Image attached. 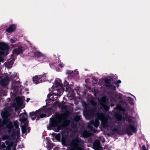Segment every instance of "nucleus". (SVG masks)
<instances>
[{"label": "nucleus", "instance_id": "nucleus-9", "mask_svg": "<svg viewBox=\"0 0 150 150\" xmlns=\"http://www.w3.org/2000/svg\"><path fill=\"white\" fill-rule=\"evenodd\" d=\"M105 86L111 89H113L114 91L116 90V87L111 83V80L110 79L106 78L105 80Z\"/></svg>", "mask_w": 150, "mask_h": 150}, {"label": "nucleus", "instance_id": "nucleus-51", "mask_svg": "<svg viewBox=\"0 0 150 150\" xmlns=\"http://www.w3.org/2000/svg\"><path fill=\"white\" fill-rule=\"evenodd\" d=\"M59 66L61 68H63V66L62 65V64H59Z\"/></svg>", "mask_w": 150, "mask_h": 150}, {"label": "nucleus", "instance_id": "nucleus-47", "mask_svg": "<svg viewBox=\"0 0 150 150\" xmlns=\"http://www.w3.org/2000/svg\"><path fill=\"white\" fill-rule=\"evenodd\" d=\"M52 95L51 94H50V93H49L48 94L47 96V97L49 98L50 97H51L52 96Z\"/></svg>", "mask_w": 150, "mask_h": 150}, {"label": "nucleus", "instance_id": "nucleus-10", "mask_svg": "<svg viewBox=\"0 0 150 150\" xmlns=\"http://www.w3.org/2000/svg\"><path fill=\"white\" fill-rule=\"evenodd\" d=\"M10 48L5 43L0 42V50L2 51H8Z\"/></svg>", "mask_w": 150, "mask_h": 150}, {"label": "nucleus", "instance_id": "nucleus-56", "mask_svg": "<svg viewBox=\"0 0 150 150\" xmlns=\"http://www.w3.org/2000/svg\"><path fill=\"white\" fill-rule=\"evenodd\" d=\"M62 117H63V118L64 119H66V117H64V115H62Z\"/></svg>", "mask_w": 150, "mask_h": 150}, {"label": "nucleus", "instance_id": "nucleus-45", "mask_svg": "<svg viewBox=\"0 0 150 150\" xmlns=\"http://www.w3.org/2000/svg\"><path fill=\"white\" fill-rule=\"evenodd\" d=\"M142 150H146L145 146L143 145L142 146Z\"/></svg>", "mask_w": 150, "mask_h": 150}, {"label": "nucleus", "instance_id": "nucleus-24", "mask_svg": "<svg viewBox=\"0 0 150 150\" xmlns=\"http://www.w3.org/2000/svg\"><path fill=\"white\" fill-rule=\"evenodd\" d=\"M39 78H40L41 82H45L46 80V74H44L43 75H39Z\"/></svg>", "mask_w": 150, "mask_h": 150}, {"label": "nucleus", "instance_id": "nucleus-20", "mask_svg": "<svg viewBox=\"0 0 150 150\" xmlns=\"http://www.w3.org/2000/svg\"><path fill=\"white\" fill-rule=\"evenodd\" d=\"M115 117L118 121H120L122 119V115L119 112H116L115 113Z\"/></svg>", "mask_w": 150, "mask_h": 150}, {"label": "nucleus", "instance_id": "nucleus-30", "mask_svg": "<svg viewBox=\"0 0 150 150\" xmlns=\"http://www.w3.org/2000/svg\"><path fill=\"white\" fill-rule=\"evenodd\" d=\"M101 101L103 103H106V97H103L100 99Z\"/></svg>", "mask_w": 150, "mask_h": 150}, {"label": "nucleus", "instance_id": "nucleus-15", "mask_svg": "<svg viewBox=\"0 0 150 150\" xmlns=\"http://www.w3.org/2000/svg\"><path fill=\"white\" fill-rule=\"evenodd\" d=\"M63 89L62 88H60L54 90L53 93V94L55 96L59 97L63 93Z\"/></svg>", "mask_w": 150, "mask_h": 150}, {"label": "nucleus", "instance_id": "nucleus-43", "mask_svg": "<svg viewBox=\"0 0 150 150\" xmlns=\"http://www.w3.org/2000/svg\"><path fill=\"white\" fill-rule=\"evenodd\" d=\"M118 129L117 128H114L113 129V131L115 132L118 131Z\"/></svg>", "mask_w": 150, "mask_h": 150}, {"label": "nucleus", "instance_id": "nucleus-52", "mask_svg": "<svg viewBox=\"0 0 150 150\" xmlns=\"http://www.w3.org/2000/svg\"><path fill=\"white\" fill-rule=\"evenodd\" d=\"M52 136H53V137H55V136L57 135V134L56 133H53L52 134Z\"/></svg>", "mask_w": 150, "mask_h": 150}, {"label": "nucleus", "instance_id": "nucleus-14", "mask_svg": "<svg viewBox=\"0 0 150 150\" xmlns=\"http://www.w3.org/2000/svg\"><path fill=\"white\" fill-rule=\"evenodd\" d=\"M9 81L8 77H5L1 79L0 81V84L1 86H4L7 84Z\"/></svg>", "mask_w": 150, "mask_h": 150}, {"label": "nucleus", "instance_id": "nucleus-1", "mask_svg": "<svg viewBox=\"0 0 150 150\" xmlns=\"http://www.w3.org/2000/svg\"><path fill=\"white\" fill-rule=\"evenodd\" d=\"M46 111L45 108H41L35 112H33L29 113L30 116L31 117L33 120H39L40 118H42L46 116L45 113Z\"/></svg>", "mask_w": 150, "mask_h": 150}, {"label": "nucleus", "instance_id": "nucleus-49", "mask_svg": "<svg viewBox=\"0 0 150 150\" xmlns=\"http://www.w3.org/2000/svg\"><path fill=\"white\" fill-rule=\"evenodd\" d=\"M64 122L66 123H68L69 124L70 123V121L69 120H66L65 121H64Z\"/></svg>", "mask_w": 150, "mask_h": 150}, {"label": "nucleus", "instance_id": "nucleus-53", "mask_svg": "<svg viewBox=\"0 0 150 150\" xmlns=\"http://www.w3.org/2000/svg\"><path fill=\"white\" fill-rule=\"evenodd\" d=\"M16 88H15L14 89V92H15L14 93L15 94H17L18 93L16 91Z\"/></svg>", "mask_w": 150, "mask_h": 150}, {"label": "nucleus", "instance_id": "nucleus-37", "mask_svg": "<svg viewBox=\"0 0 150 150\" xmlns=\"http://www.w3.org/2000/svg\"><path fill=\"white\" fill-rule=\"evenodd\" d=\"M47 149L49 150H51L52 149L53 146L50 144H49L47 146Z\"/></svg>", "mask_w": 150, "mask_h": 150}, {"label": "nucleus", "instance_id": "nucleus-28", "mask_svg": "<svg viewBox=\"0 0 150 150\" xmlns=\"http://www.w3.org/2000/svg\"><path fill=\"white\" fill-rule=\"evenodd\" d=\"M81 116L79 115H76L74 117V121L78 122L80 119Z\"/></svg>", "mask_w": 150, "mask_h": 150}, {"label": "nucleus", "instance_id": "nucleus-25", "mask_svg": "<svg viewBox=\"0 0 150 150\" xmlns=\"http://www.w3.org/2000/svg\"><path fill=\"white\" fill-rule=\"evenodd\" d=\"M61 81L60 79L55 80V84L57 86H61L62 85Z\"/></svg>", "mask_w": 150, "mask_h": 150}, {"label": "nucleus", "instance_id": "nucleus-57", "mask_svg": "<svg viewBox=\"0 0 150 150\" xmlns=\"http://www.w3.org/2000/svg\"><path fill=\"white\" fill-rule=\"evenodd\" d=\"M129 99H130L131 100L132 99V98H131L130 97H129Z\"/></svg>", "mask_w": 150, "mask_h": 150}, {"label": "nucleus", "instance_id": "nucleus-55", "mask_svg": "<svg viewBox=\"0 0 150 150\" xmlns=\"http://www.w3.org/2000/svg\"><path fill=\"white\" fill-rule=\"evenodd\" d=\"M53 98H54V96H53L52 97L50 98L52 100H53V99H54Z\"/></svg>", "mask_w": 150, "mask_h": 150}, {"label": "nucleus", "instance_id": "nucleus-19", "mask_svg": "<svg viewBox=\"0 0 150 150\" xmlns=\"http://www.w3.org/2000/svg\"><path fill=\"white\" fill-rule=\"evenodd\" d=\"M40 78H39V76H35L33 77V80L34 83L36 84H38L41 82V81L40 80Z\"/></svg>", "mask_w": 150, "mask_h": 150}, {"label": "nucleus", "instance_id": "nucleus-31", "mask_svg": "<svg viewBox=\"0 0 150 150\" xmlns=\"http://www.w3.org/2000/svg\"><path fill=\"white\" fill-rule=\"evenodd\" d=\"M5 143L6 144V145H11L12 144L13 145V143L12 142H11L9 140H7L5 142Z\"/></svg>", "mask_w": 150, "mask_h": 150}, {"label": "nucleus", "instance_id": "nucleus-50", "mask_svg": "<svg viewBox=\"0 0 150 150\" xmlns=\"http://www.w3.org/2000/svg\"><path fill=\"white\" fill-rule=\"evenodd\" d=\"M59 104V102L58 101H56L54 103V104L55 105H57Z\"/></svg>", "mask_w": 150, "mask_h": 150}, {"label": "nucleus", "instance_id": "nucleus-5", "mask_svg": "<svg viewBox=\"0 0 150 150\" xmlns=\"http://www.w3.org/2000/svg\"><path fill=\"white\" fill-rule=\"evenodd\" d=\"M96 110V109L93 108H86L84 111V114L86 117L91 118L93 116Z\"/></svg>", "mask_w": 150, "mask_h": 150}, {"label": "nucleus", "instance_id": "nucleus-27", "mask_svg": "<svg viewBox=\"0 0 150 150\" xmlns=\"http://www.w3.org/2000/svg\"><path fill=\"white\" fill-rule=\"evenodd\" d=\"M18 41L17 39L14 38H11L10 40V42L11 43H15Z\"/></svg>", "mask_w": 150, "mask_h": 150}, {"label": "nucleus", "instance_id": "nucleus-18", "mask_svg": "<svg viewBox=\"0 0 150 150\" xmlns=\"http://www.w3.org/2000/svg\"><path fill=\"white\" fill-rule=\"evenodd\" d=\"M100 144V142L98 140H96L93 144V148L95 150H99L98 146Z\"/></svg>", "mask_w": 150, "mask_h": 150}, {"label": "nucleus", "instance_id": "nucleus-41", "mask_svg": "<svg viewBox=\"0 0 150 150\" xmlns=\"http://www.w3.org/2000/svg\"><path fill=\"white\" fill-rule=\"evenodd\" d=\"M121 83V81L120 80H118L116 83V84L117 85V87H118L119 86V85L118 84L120 83Z\"/></svg>", "mask_w": 150, "mask_h": 150}, {"label": "nucleus", "instance_id": "nucleus-42", "mask_svg": "<svg viewBox=\"0 0 150 150\" xmlns=\"http://www.w3.org/2000/svg\"><path fill=\"white\" fill-rule=\"evenodd\" d=\"M24 110V112L22 113L21 114H24V115H25V116H26V117H28V115L27 114L26 112H25V110Z\"/></svg>", "mask_w": 150, "mask_h": 150}, {"label": "nucleus", "instance_id": "nucleus-23", "mask_svg": "<svg viewBox=\"0 0 150 150\" xmlns=\"http://www.w3.org/2000/svg\"><path fill=\"white\" fill-rule=\"evenodd\" d=\"M90 135V133L86 130L84 131L82 133V137L87 138L89 137Z\"/></svg>", "mask_w": 150, "mask_h": 150}, {"label": "nucleus", "instance_id": "nucleus-16", "mask_svg": "<svg viewBox=\"0 0 150 150\" xmlns=\"http://www.w3.org/2000/svg\"><path fill=\"white\" fill-rule=\"evenodd\" d=\"M16 102L18 106L15 107V104H14V105L13 106V107L15 108V110L17 111L18 110L20 107L23 104V103L19 98V99H16Z\"/></svg>", "mask_w": 150, "mask_h": 150}, {"label": "nucleus", "instance_id": "nucleus-59", "mask_svg": "<svg viewBox=\"0 0 150 150\" xmlns=\"http://www.w3.org/2000/svg\"><path fill=\"white\" fill-rule=\"evenodd\" d=\"M97 81H98V80H96V81H95V82H97Z\"/></svg>", "mask_w": 150, "mask_h": 150}, {"label": "nucleus", "instance_id": "nucleus-44", "mask_svg": "<svg viewBox=\"0 0 150 150\" xmlns=\"http://www.w3.org/2000/svg\"><path fill=\"white\" fill-rule=\"evenodd\" d=\"M19 130L16 131V134L17 135H19L20 134V129H18Z\"/></svg>", "mask_w": 150, "mask_h": 150}, {"label": "nucleus", "instance_id": "nucleus-34", "mask_svg": "<svg viewBox=\"0 0 150 150\" xmlns=\"http://www.w3.org/2000/svg\"><path fill=\"white\" fill-rule=\"evenodd\" d=\"M66 74L71 75L73 74V73L72 71L67 70V71Z\"/></svg>", "mask_w": 150, "mask_h": 150}, {"label": "nucleus", "instance_id": "nucleus-38", "mask_svg": "<svg viewBox=\"0 0 150 150\" xmlns=\"http://www.w3.org/2000/svg\"><path fill=\"white\" fill-rule=\"evenodd\" d=\"M91 103V104L93 106H96L97 104L94 101H92Z\"/></svg>", "mask_w": 150, "mask_h": 150}, {"label": "nucleus", "instance_id": "nucleus-58", "mask_svg": "<svg viewBox=\"0 0 150 150\" xmlns=\"http://www.w3.org/2000/svg\"><path fill=\"white\" fill-rule=\"evenodd\" d=\"M13 150H16V149L15 148H14L13 149Z\"/></svg>", "mask_w": 150, "mask_h": 150}, {"label": "nucleus", "instance_id": "nucleus-4", "mask_svg": "<svg viewBox=\"0 0 150 150\" xmlns=\"http://www.w3.org/2000/svg\"><path fill=\"white\" fill-rule=\"evenodd\" d=\"M6 125L7 128H13V125L12 122L8 119H3L2 120L0 119V132L2 129H5L4 126Z\"/></svg>", "mask_w": 150, "mask_h": 150}, {"label": "nucleus", "instance_id": "nucleus-3", "mask_svg": "<svg viewBox=\"0 0 150 150\" xmlns=\"http://www.w3.org/2000/svg\"><path fill=\"white\" fill-rule=\"evenodd\" d=\"M127 120L128 121L129 124L128 125V127L125 129V133L129 135H132L133 133L130 130H131L133 133H136L137 131V128H135L134 125L130 124L132 121V120L130 118H128Z\"/></svg>", "mask_w": 150, "mask_h": 150}, {"label": "nucleus", "instance_id": "nucleus-22", "mask_svg": "<svg viewBox=\"0 0 150 150\" xmlns=\"http://www.w3.org/2000/svg\"><path fill=\"white\" fill-rule=\"evenodd\" d=\"M67 137V135L63 134H62L61 138V142L62 144H65L66 142Z\"/></svg>", "mask_w": 150, "mask_h": 150}, {"label": "nucleus", "instance_id": "nucleus-46", "mask_svg": "<svg viewBox=\"0 0 150 150\" xmlns=\"http://www.w3.org/2000/svg\"><path fill=\"white\" fill-rule=\"evenodd\" d=\"M2 147L3 148H6V146L5 145V144L4 143H3L2 144Z\"/></svg>", "mask_w": 150, "mask_h": 150}, {"label": "nucleus", "instance_id": "nucleus-7", "mask_svg": "<svg viewBox=\"0 0 150 150\" xmlns=\"http://www.w3.org/2000/svg\"><path fill=\"white\" fill-rule=\"evenodd\" d=\"M100 114H98L96 117L95 118V121L92 120L91 121V124L93 125L96 128H97L99 124V120H101Z\"/></svg>", "mask_w": 150, "mask_h": 150}, {"label": "nucleus", "instance_id": "nucleus-36", "mask_svg": "<svg viewBox=\"0 0 150 150\" xmlns=\"http://www.w3.org/2000/svg\"><path fill=\"white\" fill-rule=\"evenodd\" d=\"M13 145L11 144L7 145L6 147V149L7 150H11V147L13 146Z\"/></svg>", "mask_w": 150, "mask_h": 150}, {"label": "nucleus", "instance_id": "nucleus-33", "mask_svg": "<svg viewBox=\"0 0 150 150\" xmlns=\"http://www.w3.org/2000/svg\"><path fill=\"white\" fill-rule=\"evenodd\" d=\"M8 136L5 135H3L1 137V139L3 141H4L7 139H8Z\"/></svg>", "mask_w": 150, "mask_h": 150}, {"label": "nucleus", "instance_id": "nucleus-12", "mask_svg": "<svg viewBox=\"0 0 150 150\" xmlns=\"http://www.w3.org/2000/svg\"><path fill=\"white\" fill-rule=\"evenodd\" d=\"M10 115L9 112L6 109L3 111L1 112V116L3 119H8L7 118Z\"/></svg>", "mask_w": 150, "mask_h": 150}, {"label": "nucleus", "instance_id": "nucleus-29", "mask_svg": "<svg viewBox=\"0 0 150 150\" xmlns=\"http://www.w3.org/2000/svg\"><path fill=\"white\" fill-rule=\"evenodd\" d=\"M55 138L58 141H60L61 139V134L60 133H58L55 136Z\"/></svg>", "mask_w": 150, "mask_h": 150}, {"label": "nucleus", "instance_id": "nucleus-39", "mask_svg": "<svg viewBox=\"0 0 150 150\" xmlns=\"http://www.w3.org/2000/svg\"><path fill=\"white\" fill-rule=\"evenodd\" d=\"M27 131L26 129L25 128L23 129L22 128V133H25Z\"/></svg>", "mask_w": 150, "mask_h": 150}, {"label": "nucleus", "instance_id": "nucleus-32", "mask_svg": "<svg viewBox=\"0 0 150 150\" xmlns=\"http://www.w3.org/2000/svg\"><path fill=\"white\" fill-rule=\"evenodd\" d=\"M13 131L12 133L11 136L12 137H15V136L16 135V131L14 129H13Z\"/></svg>", "mask_w": 150, "mask_h": 150}, {"label": "nucleus", "instance_id": "nucleus-11", "mask_svg": "<svg viewBox=\"0 0 150 150\" xmlns=\"http://www.w3.org/2000/svg\"><path fill=\"white\" fill-rule=\"evenodd\" d=\"M23 47L22 46H19L18 48L14 49L13 51V54H19L23 52Z\"/></svg>", "mask_w": 150, "mask_h": 150}, {"label": "nucleus", "instance_id": "nucleus-48", "mask_svg": "<svg viewBox=\"0 0 150 150\" xmlns=\"http://www.w3.org/2000/svg\"><path fill=\"white\" fill-rule=\"evenodd\" d=\"M82 105L83 106H86L87 105V104L86 103L84 102H83L82 103Z\"/></svg>", "mask_w": 150, "mask_h": 150}, {"label": "nucleus", "instance_id": "nucleus-54", "mask_svg": "<svg viewBox=\"0 0 150 150\" xmlns=\"http://www.w3.org/2000/svg\"><path fill=\"white\" fill-rule=\"evenodd\" d=\"M30 100V99L29 98H27V100H26V102H28Z\"/></svg>", "mask_w": 150, "mask_h": 150}, {"label": "nucleus", "instance_id": "nucleus-2", "mask_svg": "<svg viewBox=\"0 0 150 150\" xmlns=\"http://www.w3.org/2000/svg\"><path fill=\"white\" fill-rule=\"evenodd\" d=\"M50 125L47 127V129L51 130L52 127H57V129L59 131L61 129V127L59 125L61 123V120L57 115H55L53 118H50Z\"/></svg>", "mask_w": 150, "mask_h": 150}, {"label": "nucleus", "instance_id": "nucleus-21", "mask_svg": "<svg viewBox=\"0 0 150 150\" xmlns=\"http://www.w3.org/2000/svg\"><path fill=\"white\" fill-rule=\"evenodd\" d=\"M100 107L102 109H103L106 111H108L110 108V107L109 106L104 103H100Z\"/></svg>", "mask_w": 150, "mask_h": 150}, {"label": "nucleus", "instance_id": "nucleus-26", "mask_svg": "<svg viewBox=\"0 0 150 150\" xmlns=\"http://www.w3.org/2000/svg\"><path fill=\"white\" fill-rule=\"evenodd\" d=\"M14 125L16 129H19V124L17 121H16L13 122Z\"/></svg>", "mask_w": 150, "mask_h": 150}, {"label": "nucleus", "instance_id": "nucleus-17", "mask_svg": "<svg viewBox=\"0 0 150 150\" xmlns=\"http://www.w3.org/2000/svg\"><path fill=\"white\" fill-rule=\"evenodd\" d=\"M33 54L35 57L37 58L42 57L43 59L45 58V55L40 52L35 51L33 52Z\"/></svg>", "mask_w": 150, "mask_h": 150}, {"label": "nucleus", "instance_id": "nucleus-40", "mask_svg": "<svg viewBox=\"0 0 150 150\" xmlns=\"http://www.w3.org/2000/svg\"><path fill=\"white\" fill-rule=\"evenodd\" d=\"M8 133L9 134L11 133L12 130H13V128H8Z\"/></svg>", "mask_w": 150, "mask_h": 150}, {"label": "nucleus", "instance_id": "nucleus-8", "mask_svg": "<svg viewBox=\"0 0 150 150\" xmlns=\"http://www.w3.org/2000/svg\"><path fill=\"white\" fill-rule=\"evenodd\" d=\"M20 118L19 120L22 123L24 124V126L27 127L28 126V121L27 119V117L23 114H20L19 115Z\"/></svg>", "mask_w": 150, "mask_h": 150}, {"label": "nucleus", "instance_id": "nucleus-13", "mask_svg": "<svg viewBox=\"0 0 150 150\" xmlns=\"http://www.w3.org/2000/svg\"><path fill=\"white\" fill-rule=\"evenodd\" d=\"M15 24H13L9 25V27L6 29V31L8 33H11L14 31L16 28Z\"/></svg>", "mask_w": 150, "mask_h": 150}, {"label": "nucleus", "instance_id": "nucleus-6", "mask_svg": "<svg viewBox=\"0 0 150 150\" xmlns=\"http://www.w3.org/2000/svg\"><path fill=\"white\" fill-rule=\"evenodd\" d=\"M81 142L82 140L80 139L79 137H76L72 140L71 145L74 148H76L80 146V143Z\"/></svg>", "mask_w": 150, "mask_h": 150}, {"label": "nucleus", "instance_id": "nucleus-35", "mask_svg": "<svg viewBox=\"0 0 150 150\" xmlns=\"http://www.w3.org/2000/svg\"><path fill=\"white\" fill-rule=\"evenodd\" d=\"M14 60V58H13L12 59H11V60L9 61L8 62V63L10 65H12L13 64V62Z\"/></svg>", "mask_w": 150, "mask_h": 150}, {"label": "nucleus", "instance_id": "nucleus-60", "mask_svg": "<svg viewBox=\"0 0 150 150\" xmlns=\"http://www.w3.org/2000/svg\"><path fill=\"white\" fill-rule=\"evenodd\" d=\"M3 150H5V149Z\"/></svg>", "mask_w": 150, "mask_h": 150}]
</instances>
